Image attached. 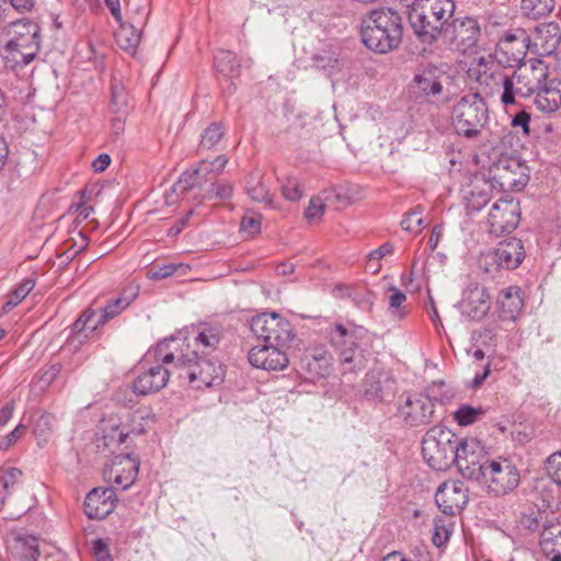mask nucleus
<instances>
[{
	"label": "nucleus",
	"mask_w": 561,
	"mask_h": 561,
	"mask_svg": "<svg viewBox=\"0 0 561 561\" xmlns=\"http://www.w3.org/2000/svg\"><path fill=\"white\" fill-rule=\"evenodd\" d=\"M221 339L220 327L199 323L184 328L158 343L154 347V356L163 364L181 360L185 356H209L217 350Z\"/></svg>",
	"instance_id": "1"
},
{
	"label": "nucleus",
	"mask_w": 561,
	"mask_h": 561,
	"mask_svg": "<svg viewBox=\"0 0 561 561\" xmlns=\"http://www.w3.org/2000/svg\"><path fill=\"white\" fill-rule=\"evenodd\" d=\"M363 44L371 51L387 54L399 47L403 38V20L392 8H376L360 19Z\"/></svg>",
	"instance_id": "2"
},
{
	"label": "nucleus",
	"mask_w": 561,
	"mask_h": 561,
	"mask_svg": "<svg viewBox=\"0 0 561 561\" xmlns=\"http://www.w3.org/2000/svg\"><path fill=\"white\" fill-rule=\"evenodd\" d=\"M331 344L339 351L343 375L356 374L366 367L370 353L368 330L354 323H335L329 329Z\"/></svg>",
	"instance_id": "3"
},
{
	"label": "nucleus",
	"mask_w": 561,
	"mask_h": 561,
	"mask_svg": "<svg viewBox=\"0 0 561 561\" xmlns=\"http://www.w3.org/2000/svg\"><path fill=\"white\" fill-rule=\"evenodd\" d=\"M455 8L453 0H416L409 12V22L417 39L433 44L443 38Z\"/></svg>",
	"instance_id": "4"
},
{
	"label": "nucleus",
	"mask_w": 561,
	"mask_h": 561,
	"mask_svg": "<svg viewBox=\"0 0 561 561\" xmlns=\"http://www.w3.org/2000/svg\"><path fill=\"white\" fill-rule=\"evenodd\" d=\"M489 121L488 104L478 92L462 95L453 106L451 126L458 136L466 139L479 138Z\"/></svg>",
	"instance_id": "5"
},
{
	"label": "nucleus",
	"mask_w": 561,
	"mask_h": 561,
	"mask_svg": "<svg viewBox=\"0 0 561 561\" xmlns=\"http://www.w3.org/2000/svg\"><path fill=\"white\" fill-rule=\"evenodd\" d=\"M459 438L444 425L432 426L423 436L422 455L425 462L436 471L449 469L456 458Z\"/></svg>",
	"instance_id": "6"
},
{
	"label": "nucleus",
	"mask_w": 561,
	"mask_h": 561,
	"mask_svg": "<svg viewBox=\"0 0 561 561\" xmlns=\"http://www.w3.org/2000/svg\"><path fill=\"white\" fill-rule=\"evenodd\" d=\"M172 364L178 370V378L187 380L196 389L219 385L225 377L222 365L209 356H185Z\"/></svg>",
	"instance_id": "7"
},
{
	"label": "nucleus",
	"mask_w": 561,
	"mask_h": 561,
	"mask_svg": "<svg viewBox=\"0 0 561 561\" xmlns=\"http://www.w3.org/2000/svg\"><path fill=\"white\" fill-rule=\"evenodd\" d=\"M131 302L126 297L111 299L100 309V312L88 308L76 320L71 327V334L68 340L71 343L82 344L100 325L107 323L123 312Z\"/></svg>",
	"instance_id": "8"
},
{
	"label": "nucleus",
	"mask_w": 561,
	"mask_h": 561,
	"mask_svg": "<svg viewBox=\"0 0 561 561\" xmlns=\"http://www.w3.org/2000/svg\"><path fill=\"white\" fill-rule=\"evenodd\" d=\"M477 481L485 486L489 494L503 496L518 486L520 476L510 459L499 457L490 458Z\"/></svg>",
	"instance_id": "9"
},
{
	"label": "nucleus",
	"mask_w": 561,
	"mask_h": 561,
	"mask_svg": "<svg viewBox=\"0 0 561 561\" xmlns=\"http://www.w3.org/2000/svg\"><path fill=\"white\" fill-rule=\"evenodd\" d=\"M476 66L470 71L476 73V79L480 84L489 85L491 81L501 84L500 100L505 107L515 105L517 98H527L520 85L516 83V77L513 72L508 75L495 69L492 56L479 57L476 60Z\"/></svg>",
	"instance_id": "10"
},
{
	"label": "nucleus",
	"mask_w": 561,
	"mask_h": 561,
	"mask_svg": "<svg viewBox=\"0 0 561 561\" xmlns=\"http://www.w3.org/2000/svg\"><path fill=\"white\" fill-rule=\"evenodd\" d=\"M250 330L257 340L278 346L289 345L296 336L291 323L277 312H263L252 317Z\"/></svg>",
	"instance_id": "11"
},
{
	"label": "nucleus",
	"mask_w": 561,
	"mask_h": 561,
	"mask_svg": "<svg viewBox=\"0 0 561 561\" xmlns=\"http://www.w3.org/2000/svg\"><path fill=\"white\" fill-rule=\"evenodd\" d=\"M527 167L516 157L501 154L492 162L489 178L503 192L520 191L528 183Z\"/></svg>",
	"instance_id": "12"
},
{
	"label": "nucleus",
	"mask_w": 561,
	"mask_h": 561,
	"mask_svg": "<svg viewBox=\"0 0 561 561\" xmlns=\"http://www.w3.org/2000/svg\"><path fill=\"white\" fill-rule=\"evenodd\" d=\"M481 37V25L476 16H454L445 26L443 41L461 54L476 53Z\"/></svg>",
	"instance_id": "13"
},
{
	"label": "nucleus",
	"mask_w": 561,
	"mask_h": 561,
	"mask_svg": "<svg viewBox=\"0 0 561 561\" xmlns=\"http://www.w3.org/2000/svg\"><path fill=\"white\" fill-rule=\"evenodd\" d=\"M530 47V35L525 28H510L497 41L493 57L499 65L514 68L524 64L527 51H531Z\"/></svg>",
	"instance_id": "14"
},
{
	"label": "nucleus",
	"mask_w": 561,
	"mask_h": 561,
	"mask_svg": "<svg viewBox=\"0 0 561 561\" xmlns=\"http://www.w3.org/2000/svg\"><path fill=\"white\" fill-rule=\"evenodd\" d=\"M455 462L460 474L468 479L477 481L481 472L490 460L482 444L473 437L461 438L458 442L455 453Z\"/></svg>",
	"instance_id": "15"
},
{
	"label": "nucleus",
	"mask_w": 561,
	"mask_h": 561,
	"mask_svg": "<svg viewBox=\"0 0 561 561\" xmlns=\"http://www.w3.org/2000/svg\"><path fill=\"white\" fill-rule=\"evenodd\" d=\"M519 219V203L512 196L506 195L493 204L489 213L488 224L491 233L499 236L515 230Z\"/></svg>",
	"instance_id": "16"
},
{
	"label": "nucleus",
	"mask_w": 561,
	"mask_h": 561,
	"mask_svg": "<svg viewBox=\"0 0 561 561\" xmlns=\"http://www.w3.org/2000/svg\"><path fill=\"white\" fill-rule=\"evenodd\" d=\"M399 416L410 427L424 426L434 419L435 402L428 396L416 393L407 396L398 408Z\"/></svg>",
	"instance_id": "17"
},
{
	"label": "nucleus",
	"mask_w": 561,
	"mask_h": 561,
	"mask_svg": "<svg viewBox=\"0 0 561 561\" xmlns=\"http://www.w3.org/2000/svg\"><path fill=\"white\" fill-rule=\"evenodd\" d=\"M363 393L367 401L374 403L390 401L396 393V378L389 370L375 367L365 375Z\"/></svg>",
	"instance_id": "18"
},
{
	"label": "nucleus",
	"mask_w": 561,
	"mask_h": 561,
	"mask_svg": "<svg viewBox=\"0 0 561 561\" xmlns=\"http://www.w3.org/2000/svg\"><path fill=\"white\" fill-rule=\"evenodd\" d=\"M148 356H152L159 364L150 367L141 373L134 381V392L139 396H146L157 392L167 386L172 374H178L174 364H163L154 356V348L148 352Z\"/></svg>",
	"instance_id": "19"
},
{
	"label": "nucleus",
	"mask_w": 561,
	"mask_h": 561,
	"mask_svg": "<svg viewBox=\"0 0 561 561\" xmlns=\"http://www.w3.org/2000/svg\"><path fill=\"white\" fill-rule=\"evenodd\" d=\"M469 489L460 480L443 482L435 494V502L445 515H455L461 512L469 500Z\"/></svg>",
	"instance_id": "20"
},
{
	"label": "nucleus",
	"mask_w": 561,
	"mask_h": 561,
	"mask_svg": "<svg viewBox=\"0 0 561 561\" xmlns=\"http://www.w3.org/2000/svg\"><path fill=\"white\" fill-rule=\"evenodd\" d=\"M490 295L483 285L469 284L459 302L460 312L469 320L480 321L490 310Z\"/></svg>",
	"instance_id": "21"
},
{
	"label": "nucleus",
	"mask_w": 561,
	"mask_h": 561,
	"mask_svg": "<svg viewBox=\"0 0 561 561\" xmlns=\"http://www.w3.org/2000/svg\"><path fill=\"white\" fill-rule=\"evenodd\" d=\"M9 33L12 35L9 45L16 49H28L23 56L26 61L32 60L39 49L38 25L28 20H18L10 23Z\"/></svg>",
	"instance_id": "22"
},
{
	"label": "nucleus",
	"mask_w": 561,
	"mask_h": 561,
	"mask_svg": "<svg viewBox=\"0 0 561 561\" xmlns=\"http://www.w3.org/2000/svg\"><path fill=\"white\" fill-rule=\"evenodd\" d=\"M285 347L268 343L253 346L248 355L249 363L253 367L264 370H283L289 364Z\"/></svg>",
	"instance_id": "23"
},
{
	"label": "nucleus",
	"mask_w": 561,
	"mask_h": 561,
	"mask_svg": "<svg viewBox=\"0 0 561 561\" xmlns=\"http://www.w3.org/2000/svg\"><path fill=\"white\" fill-rule=\"evenodd\" d=\"M139 471V461L129 454L116 455L110 467L105 470L108 481L113 482L122 490H127L134 484Z\"/></svg>",
	"instance_id": "24"
},
{
	"label": "nucleus",
	"mask_w": 561,
	"mask_h": 561,
	"mask_svg": "<svg viewBox=\"0 0 561 561\" xmlns=\"http://www.w3.org/2000/svg\"><path fill=\"white\" fill-rule=\"evenodd\" d=\"M516 83L520 85L527 98L536 94L541 83L549 75L548 66L540 59H531L529 64L516 66L513 71Z\"/></svg>",
	"instance_id": "25"
},
{
	"label": "nucleus",
	"mask_w": 561,
	"mask_h": 561,
	"mask_svg": "<svg viewBox=\"0 0 561 561\" xmlns=\"http://www.w3.org/2000/svg\"><path fill=\"white\" fill-rule=\"evenodd\" d=\"M332 355L322 346L307 351L300 359L299 369L307 379L317 380L325 378L331 373Z\"/></svg>",
	"instance_id": "26"
},
{
	"label": "nucleus",
	"mask_w": 561,
	"mask_h": 561,
	"mask_svg": "<svg viewBox=\"0 0 561 561\" xmlns=\"http://www.w3.org/2000/svg\"><path fill=\"white\" fill-rule=\"evenodd\" d=\"M561 43V30L558 23L539 24L530 36L531 51L538 56H550Z\"/></svg>",
	"instance_id": "27"
},
{
	"label": "nucleus",
	"mask_w": 561,
	"mask_h": 561,
	"mask_svg": "<svg viewBox=\"0 0 561 561\" xmlns=\"http://www.w3.org/2000/svg\"><path fill=\"white\" fill-rule=\"evenodd\" d=\"M445 78V73L437 67L427 66L414 75L411 89L419 98H434L442 94V80Z\"/></svg>",
	"instance_id": "28"
},
{
	"label": "nucleus",
	"mask_w": 561,
	"mask_h": 561,
	"mask_svg": "<svg viewBox=\"0 0 561 561\" xmlns=\"http://www.w3.org/2000/svg\"><path fill=\"white\" fill-rule=\"evenodd\" d=\"M115 492L113 489L95 488L84 500L83 511L90 519H103L115 508Z\"/></svg>",
	"instance_id": "29"
},
{
	"label": "nucleus",
	"mask_w": 561,
	"mask_h": 561,
	"mask_svg": "<svg viewBox=\"0 0 561 561\" xmlns=\"http://www.w3.org/2000/svg\"><path fill=\"white\" fill-rule=\"evenodd\" d=\"M536 108L545 114H552L561 107V79L546 77L534 96Z\"/></svg>",
	"instance_id": "30"
},
{
	"label": "nucleus",
	"mask_w": 561,
	"mask_h": 561,
	"mask_svg": "<svg viewBox=\"0 0 561 561\" xmlns=\"http://www.w3.org/2000/svg\"><path fill=\"white\" fill-rule=\"evenodd\" d=\"M525 257L522 240L508 238L501 241L493 252V260L505 270H514L520 265Z\"/></svg>",
	"instance_id": "31"
},
{
	"label": "nucleus",
	"mask_w": 561,
	"mask_h": 561,
	"mask_svg": "<svg viewBox=\"0 0 561 561\" xmlns=\"http://www.w3.org/2000/svg\"><path fill=\"white\" fill-rule=\"evenodd\" d=\"M523 307V291L519 287L510 286L500 291L496 308L502 321H515Z\"/></svg>",
	"instance_id": "32"
},
{
	"label": "nucleus",
	"mask_w": 561,
	"mask_h": 561,
	"mask_svg": "<svg viewBox=\"0 0 561 561\" xmlns=\"http://www.w3.org/2000/svg\"><path fill=\"white\" fill-rule=\"evenodd\" d=\"M10 550L21 561H36L38 551V539L28 534H19L10 542Z\"/></svg>",
	"instance_id": "33"
},
{
	"label": "nucleus",
	"mask_w": 561,
	"mask_h": 561,
	"mask_svg": "<svg viewBox=\"0 0 561 561\" xmlns=\"http://www.w3.org/2000/svg\"><path fill=\"white\" fill-rule=\"evenodd\" d=\"M216 71L225 78L233 79L240 75V61L238 56L230 51L220 49L214 56Z\"/></svg>",
	"instance_id": "34"
},
{
	"label": "nucleus",
	"mask_w": 561,
	"mask_h": 561,
	"mask_svg": "<svg viewBox=\"0 0 561 561\" xmlns=\"http://www.w3.org/2000/svg\"><path fill=\"white\" fill-rule=\"evenodd\" d=\"M554 0H520V13L530 20L547 18L554 9Z\"/></svg>",
	"instance_id": "35"
},
{
	"label": "nucleus",
	"mask_w": 561,
	"mask_h": 561,
	"mask_svg": "<svg viewBox=\"0 0 561 561\" xmlns=\"http://www.w3.org/2000/svg\"><path fill=\"white\" fill-rule=\"evenodd\" d=\"M115 37L122 49L129 54H135L136 48L140 43L141 32L134 24H122L115 33Z\"/></svg>",
	"instance_id": "36"
},
{
	"label": "nucleus",
	"mask_w": 561,
	"mask_h": 561,
	"mask_svg": "<svg viewBox=\"0 0 561 561\" xmlns=\"http://www.w3.org/2000/svg\"><path fill=\"white\" fill-rule=\"evenodd\" d=\"M247 192L253 201L260 202V203H265L266 205L272 206V204H273L272 195L270 194L268 188L264 184L261 174L256 173V174H251L249 176V179L247 181Z\"/></svg>",
	"instance_id": "37"
},
{
	"label": "nucleus",
	"mask_w": 561,
	"mask_h": 561,
	"mask_svg": "<svg viewBox=\"0 0 561 561\" xmlns=\"http://www.w3.org/2000/svg\"><path fill=\"white\" fill-rule=\"evenodd\" d=\"M22 477V471L18 468L0 469V503H4L8 496L15 490Z\"/></svg>",
	"instance_id": "38"
},
{
	"label": "nucleus",
	"mask_w": 561,
	"mask_h": 561,
	"mask_svg": "<svg viewBox=\"0 0 561 561\" xmlns=\"http://www.w3.org/2000/svg\"><path fill=\"white\" fill-rule=\"evenodd\" d=\"M485 409L482 407H471L469 404H460L454 412V420L460 426H469L480 421L484 414Z\"/></svg>",
	"instance_id": "39"
},
{
	"label": "nucleus",
	"mask_w": 561,
	"mask_h": 561,
	"mask_svg": "<svg viewBox=\"0 0 561 561\" xmlns=\"http://www.w3.org/2000/svg\"><path fill=\"white\" fill-rule=\"evenodd\" d=\"M35 282L32 278L23 279L13 290H11L7 297V301L3 305V311L8 312L12 308L16 307L34 288Z\"/></svg>",
	"instance_id": "40"
},
{
	"label": "nucleus",
	"mask_w": 561,
	"mask_h": 561,
	"mask_svg": "<svg viewBox=\"0 0 561 561\" xmlns=\"http://www.w3.org/2000/svg\"><path fill=\"white\" fill-rule=\"evenodd\" d=\"M56 419L50 413H42L34 421V434L38 440L47 442L54 432Z\"/></svg>",
	"instance_id": "41"
},
{
	"label": "nucleus",
	"mask_w": 561,
	"mask_h": 561,
	"mask_svg": "<svg viewBox=\"0 0 561 561\" xmlns=\"http://www.w3.org/2000/svg\"><path fill=\"white\" fill-rule=\"evenodd\" d=\"M224 134L225 126L222 123H211L207 128L204 129L203 134L201 135V147L205 149L214 148L220 141Z\"/></svg>",
	"instance_id": "42"
},
{
	"label": "nucleus",
	"mask_w": 561,
	"mask_h": 561,
	"mask_svg": "<svg viewBox=\"0 0 561 561\" xmlns=\"http://www.w3.org/2000/svg\"><path fill=\"white\" fill-rule=\"evenodd\" d=\"M313 66L321 70H332L339 65V57L335 50L322 49L312 56Z\"/></svg>",
	"instance_id": "43"
},
{
	"label": "nucleus",
	"mask_w": 561,
	"mask_h": 561,
	"mask_svg": "<svg viewBox=\"0 0 561 561\" xmlns=\"http://www.w3.org/2000/svg\"><path fill=\"white\" fill-rule=\"evenodd\" d=\"M424 207L421 205L415 206L412 210L408 211L401 220V227L409 232H417L423 226L422 214Z\"/></svg>",
	"instance_id": "44"
},
{
	"label": "nucleus",
	"mask_w": 561,
	"mask_h": 561,
	"mask_svg": "<svg viewBox=\"0 0 561 561\" xmlns=\"http://www.w3.org/2000/svg\"><path fill=\"white\" fill-rule=\"evenodd\" d=\"M204 183L198 178L195 170L183 172L179 180L173 184V191L176 193H185L194 187L202 186Z\"/></svg>",
	"instance_id": "45"
},
{
	"label": "nucleus",
	"mask_w": 561,
	"mask_h": 561,
	"mask_svg": "<svg viewBox=\"0 0 561 561\" xmlns=\"http://www.w3.org/2000/svg\"><path fill=\"white\" fill-rule=\"evenodd\" d=\"M127 107V94L122 84H112L111 110L117 114H125Z\"/></svg>",
	"instance_id": "46"
},
{
	"label": "nucleus",
	"mask_w": 561,
	"mask_h": 561,
	"mask_svg": "<svg viewBox=\"0 0 561 561\" xmlns=\"http://www.w3.org/2000/svg\"><path fill=\"white\" fill-rule=\"evenodd\" d=\"M282 194L287 201L297 202L302 197L304 192L296 178H288L286 182L282 184Z\"/></svg>",
	"instance_id": "47"
},
{
	"label": "nucleus",
	"mask_w": 561,
	"mask_h": 561,
	"mask_svg": "<svg viewBox=\"0 0 561 561\" xmlns=\"http://www.w3.org/2000/svg\"><path fill=\"white\" fill-rule=\"evenodd\" d=\"M548 474L561 486V451L551 454L545 463Z\"/></svg>",
	"instance_id": "48"
},
{
	"label": "nucleus",
	"mask_w": 561,
	"mask_h": 561,
	"mask_svg": "<svg viewBox=\"0 0 561 561\" xmlns=\"http://www.w3.org/2000/svg\"><path fill=\"white\" fill-rule=\"evenodd\" d=\"M240 229L248 236H255L261 231V216L259 214H247L242 217Z\"/></svg>",
	"instance_id": "49"
},
{
	"label": "nucleus",
	"mask_w": 561,
	"mask_h": 561,
	"mask_svg": "<svg viewBox=\"0 0 561 561\" xmlns=\"http://www.w3.org/2000/svg\"><path fill=\"white\" fill-rule=\"evenodd\" d=\"M182 267V264H163L151 267L148 271V278L152 280H159L167 278L175 273L178 268Z\"/></svg>",
	"instance_id": "50"
},
{
	"label": "nucleus",
	"mask_w": 561,
	"mask_h": 561,
	"mask_svg": "<svg viewBox=\"0 0 561 561\" xmlns=\"http://www.w3.org/2000/svg\"><path fill=\"white\" fill-rule=\"evenodd\" d=\"M324 210L325 205L322 202V199L319 197H312L309 202L308 207L306 208L305 217L309 221L320 219L324 214Z\"/></svg>",
	"instance_id": "51"
},
{
	"label": "nucleus",
	"mask_w": 561,
	"mask_h": 561,
	"mask_svg": "<svg viewBox=\"0 0 561 561\" xmlns=\"http://www.w3.org/2000/svg\"><path fill=\"white\" fill-rule=\"evenodd\" d=\"M530 113H528L526 110H522L517 112L512 117V126L513 127H520L523 130V134L528 136L530 134Z\"/></svg>",
	"instance_id": "52"
},
{
	"label": "nucleus",
	"mask_w": 561,
	"mask_h": 561,
	"mask_svg": "<svg viewBox=\"0 0 561 561\" xmlns=\"http://www.w3.org/2000/svg\"><path fill=\"white\" fill-rule=\"evenodd\" d=\"M92 551L98 561H113L107 545L100 538L92 541Z\"/></svg>",
	"instance_id": "53"
},
{
	"label": "nucleus",
	"mask_w": 561,
	"mask_h": 561,
	"mask_svg": "<svg viewBox=\"0 0 561 561\" xmlns=\"http://www.w3.org/2000/svg\"><path fill=\"white\" fill-rule=\"evenodd\" d=\"M438 523L439 520L436 519L432 541L436 547H442L449 540L450 530L446 526L439 525Z\"/></svg>",
	"instance_id": "54"
},
{
	"label": "nucleus",
	"mask_w": 561,
	"mask_h": 561,
	"mask_svg": "<svg viewBox=\"0 0 561 561\" xmlns=\"http://www.w3.org/2000/svg\"><path fill=\"white\" fill-rule=\"evenodd\" d=\"M211 192L218 199H229L233 193V186L229 182L211 183Z\"/></svg>",
	"instance_id": "55"
},
{
	"label": "nucleus",
	"mask_w": 561,
	"mask_h": 561,
	"mask_svg": "<svg viewBox=\"0 0 561 561\" xmlns=\"http://www.w3.org/2000/svg\"><path fill=\"white\" fill-rule=\"evenodd\" d=\"M24 434L25 426L23 424H19L13 431H11L8 435L4 436V438L0 443V448H9L13 444H15Z\"/></svg>",
	"instance_id": "56"
},
{
	"label": "nucleus",
	"mask_w": 561,
	"mask_h": 561,
	"mask_svg": "<svg viewBox=\"0 0 561 561\" xmlns=\"http://www.w3.org/2000/svg\"><path fill=\"white\" fill-rule=\"evenodd\" d=\"M391 295L389 297V308L391 310H398L399 307L407 300V296L396 287H390Z\"/></svg>",
	"instance_id": "57"
},
{
	"label": "nucleus",
	"mask_w": 561,
	"mask_h": 561,
	"mask_svg": "<svg viewBox=\"0 0 561 561\" xmlns=\"http://www.w3.org/2000/svg\"><path fill=\"white\" fill-rule=\"evenodd\" d=\"M393 252V245L389 242L381 244L368 255L369 261H379Z\"/></svg>",
	"instance_id": "58"
},
{
	"label": "nucleus",
	"mask_w": 561,
	"mask_h": 561,
	"mask_svg": "<svg viewBox=\"0 0 561 561\" xmlns=\"http://www.w3.org/2000/svg\"><path fill=\"white\" fill-rule=\"evenodd\" d=\"M194 170L203 183L207 182L208 180H211V178L208 176L210 174H214V169H211V164L207 160H202Z\"/></svg>",
	"instance_id": "59"
},
{
	"label": "nucleus",
	"mask_w": 561,
	"mask_h": 561,
	"mask_svg": "<svg viewBox=\"0 0 561 561\" xmlns=\"http://www.w3.org/2000/svg\"><path fill=\"white\" fill-rule=\"evenodd\" d=\"M488 202L489 197L486 193H472L471 198H469L468 206L473 210H480L488 204Z\"/></svg>",
	"instance_id": "60"
},
{
	"label": "nucleus",
	"mask_w": 561,
	"mask_h": 561,
	"mask_svg": "<svg viewBox=\"0 0 561 561\" xmlns=\"http://www.w3.org/2000/svg\"><path fill=\"white\" fill-rule=\"evenodd\" d=\"M111 163V157L107 153H101L92 162V168L95 172H103Z\"/></svg>",
	"instance_id": "61"
},
{
	"label": "nucleus",
	"mask_w": 561,
	"mask_h": 561,
	"mask_svg": "<svg viewBox=\"0 0 561 561\" xmlns=\"http://www.w3.org/2000/svg\"><path fill=\"white\" fill-rule=\"evenodd\" d=\"M14 403L8 402L0 409V426L5 425L12 417Z\"/></svg>",
	"instance_id": "62"
},
{
	"label": "nucleus",
	"mask_w": 561,
	"mask_h": 561,
	"mask_svg": "<svg viewBox=\"0 0 561 561\" xmlns=\"http://www.w3.org/2000/svg\"><path fill=\"white\" fill-rule=\"evenodd\" d=\"M209 162L211 164V169H214V176H217L224 171L226 164L228 163V158L222 154L218 156L217 158Z\"/></svg>",
	"instance_id": "63"
},
{
	"label": "nucleus",
	"mask_w": 561,
	"mask_h": 561,
	"mask_svg": "<svg viewBox=\"0 0 561 561\" xmlns=\"http://www.w3.org/2000/svg\"><path fill=\"white\" fill-rule=\"evenodd\" d=\"M128 435L129 432H125L124 430L119 428V426H116L113 428L112 434L108 436L112 440H117L118 444H123L126 442Z\"/></svg>",
	"instance_id": "64"
}]
</instances>
